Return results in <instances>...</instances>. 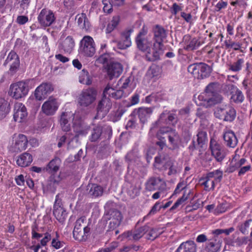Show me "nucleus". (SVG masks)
Wrapping results in <instances>:
<instances>
[{"label":"nucleus","instance_id":"nucleus-1","mask_svg":"<svg viewBox=\"0 0 252 252\" xmlns=\"http://www.w3.org/2000/svg\"><path fill=\"white\" fill-rule=\"evenodd\" d=\"M75 114L71 111L63 112L60 119V124L63 130L68 131L71 129V121L72 127L77 135H85L88 132V127L81 123L80 120L74 119Z\"/></svg>","mask_w":252,"mask_h":252},{"label":"nucleus","instance_id":"nucleus-2","mask_svg":"<svg viewBox=\"0 0 252 252\" xmlns=\"http://www.w3.org/2000/svg\"><path fill=\"white\" fill-rule=\"evenodd\" d=\"M36 85L34 79L20 81L10 85L8 95L15 99H20L25 97L29 91Z\"/></svg>","mask_w":252,"mask_h":252},{"label":"nucleus","instance_id":"nucleus-3","mask_svg":"<svg viewBox=\"0 0 252 252\" xmlns=\"http://www.w3.org/2000/svg\"><path fill=\"white\" fill-rule=\"evenodd\" d=\"M155 42L153 44V53H149L147 58L150 62L154 61L159 59L160 56L163 53L164 46L163 40L166 37V32L161 26L157 25L153 30Z\"/></svg>","mask_w":252,"mask_h":252},{"label":"nucleus","instance_id":"nucleus-4","mask_svg":"<svg viewBox=\"0 0 252 252\" xmlns=\"http://www.w3.org/2000/svg\"><path fill=\"white\" fill-rule=\"evenodd\" d=\"M148 29L144 25L136 38V42L138 49L145 53L146 59L150 61L147 58L149 53H153V48L151 49L152 43L151 38L147 36Z\"/></svg>","mask_w":252,"mask_h":252},{"label":"nucleus","instance_id":"nucleus-5","mask_svg":"<svg viewBox=\"0 0 252 252\" xmlns=\"http://www.w3.org/2000/svg\"><path fill=\"white\" fill-rule=\"evenodd\" d=\"M222 176L223 172L220 169L206 174L205 177L200 180L201 184L204 186V189L208 191L214 190L215 185L220 182Z\"/></svg>","mask_w":252,"mask_h":252},{"label":"nucleus","instance_id":"nucleus-6","mask_svg":"<svg viewBox=\"0 0 252 252\" xmlns=\"http://www.w3.org/2000/svg\"><path fill=\"white\" fill-rule=\"evenodd\" d=\"M158 139L168 138L170 145L174 149L177 147L181 142V139L178 132L175 129L169 127H161L157 134Z\"/></svg>","mask_w":252,"mask_h":252},{"label":"nucleus","instance_id":"nucleus-7","mask_svg":"<svg viewBox=\"0 0 252 252\" xmlns=\"http://www.w3.org/2000/svg\"><path fill=\"white\" fill-rule=\"evenodd\" d=\"M188 70L195 78L198 79L206 78L211 72L210 67L203 63L190 64L189 66Z\"/></svg>","mask_w":252,"mask_h":252},{"label":"nucleus","instance_id":"nucleus-8","mask_svg":"<svg viewBox=\"0 0 252 252\" xmlns=\"http://www.w3.org/2000/svg\"><path fill=\"white\" fill-rule=\"evenodd\" d=\"M79 53L88 57H92L94 55L95 45L91 36L86 35L81 39L80 42Z\"/></svg>","mask_w":252,"mask_h":252},{"label":"nucleus","instance_id":"nucleus-9","mask_svg":"<svg viewBox=\"0 0 252 252\" xmlns=\"http://www.w3.org/2000/svg\"><path fill=\"white\" fill-rule=\"evenodd\" d=\"M97 91L94 88L83 90L79 95L78 102L82 107H88L96 100Z\"/></svg>","mask_w":252,"mask_h":252},{"label":"nucleus","instance_id":"nucleus-10","mask_svg":"<svg viewBox=\"0 0 252 252\" xmlns=\"http://www.w3.org/2000/svg\"><path fill=\"white\" fill-rule=\"evenodd\" d=\"M28 143V140L26 135L22 134H14L9 150L12 153L21 152L27 149Z\"/></svg>","mask_w":252,"mask_h":252},{"label":"nucleus","instance_id":"nucleus-11","mask_svg":"<svg viewBox=\"0 0 252 252\" xmlns=\"http://www.w3.org/2000/svg\"><path fill=\"white\" fill-rule=\"evenodd\" d=\"M177 123V117L175 114L167 111L163 112L160 115L158 120L153 125L151 130H154L156 126L164 127V125H174Z\"/></svg>","mask_w":252,"mask_h":252},{"label":"nucleus","instance_id":"nucleus-12","mask_svg":"<svg viewBox=\"0 0 252 252\" xmlns=\"http://www.w3.org/2000/svg\"><path fill=\"white\" fill-rule=\"evenodd\" d=\"M37 20L41 26L47 27L50 26L55 21L56 17L52 11L44 8L39 13Z\"/></svg>","mask_w":252,"mask_h":252},{"label":"nucleus","instance_id":"nucleus-13","mask_svg":"<svg viewBox=\"0 0 252 252\" xmlns=\"http://www.w3.org/2000/svg\"><path fill=\"white\" fill-rule=\"evenodd\" d=\"M133 32L132 29H127L121 33V38L119 41L112 40L113 42L117 43L118 48L122 50L126 49L131 45L130 35Z\"/></svg>","mask_w":252,"mask_h":252},{"label":"nucleus","instance_id":"nucleus-14","mask_svg":"<svg viewBox=\"0 0 252 252\" xmlns=\"http://www.w3.org/2000/svg\"><path fill=\"white\" fill-rule=\"evenodd\" d=\"M54 90L51 84L44 83L38 86L34 92V95L37 100H41L46 97Z\"/></svg>","mask_w":252,"mask_h":252},{"label":"nucleus","instance_id":"nucleus-15","mask_svg":"<svg viewBox=\"0 0 252 252\" xmlns=\"http://www.w3.org/2000/svg\"><path fill=\"white\" fill-rule=\"evenodd\" d=\"M59 106V104L57 100L50 97L43 103L41 110L46 115H53L58 110Z\"/></svg>","mask_w":252,"mask_h":252},{"label":"nucleus","instance_id":"nucleus-16","mask_svg":"<svg viewBox=\"0 0 252 252\" xmlns=\"http://www.w3.org/2000/svg\"><path fill=\"white\" fill-rule=\"evenodd\" d=\"M58 198L59 195H57L53 206V214L57 220L63 222L67 216V213L63 206L61 200Z\"/></svg>","mask_w":252,"mask_h":252},{"label":"nucleus","instance_id":"nucleus-17","mask_svg":"<svg viewBox=\"0 0 252 252\" xmlns=\"http://www.w3.org/2000/svg\"><path fill=\"white\" fill-rule=\"evenodd\" d=\"M112 102L108 97H103L98 102L97 107V115L95 118H102L109 112L111 108Z\"/></svg>","mask_w":252,"mask_h":252},{"label":"nucleus","instance_id":"nucleus-18","mask_svg":"<svg viewBox=\"0 0 252 252\" xmlns=\"http://www.w3.org/2000/svg\"><path fill=\"white\" fill-rule=\"evenodd\" d=\"M28 115L26 107L21 102L15 104L13 118L15 122L22 123L24 121Z\"/></svg>","mask_w":252,"mask_h":252},{"label":"nucleus","instance_id":"nucleus-19","mask_svg":"<svg viewBox=\"0 0 252 252\" xmlns=\"http://www.w3.org/2000/svg\"><path fill=\"white\" fill-rule=\"evenodd\" d=\"M166 187L165 182L160 178H151L146 183V189L149 191L163 190Z\"/></svg>","mask_w":252,"mask_h":252},{"label":"nucleus","instance_id":"nucleus-20","mask_svg":"<svg viewBox=\"0 0 252 252\" xmlns=\"http://www.w3.org/2000/svg\"><path fill=\"white\" fill-rule=\"evenodd\" d=\"M210 149L212 155L214 157L217 161H221L225 157V154L222 150L221 147L215 140L211 139L210 142Z\"/></svg>","mask_w":252,"mask_h":252},{"label":"nucleus","instance_id":"nucleus-21","mask_svg":"<svg viewBox=\"0 0 252 252\" xmlns=\"http://www.w3.org/2000/svg\"><path fill=\"white\" fill-rule=\"evenodd\" d=\"M123 65L119 63L113 62L107 66V74L110 79L117 78L122 73Z\"/></svg>","mask_w":252,"mask_h":252},{"label":"nucleus","instance_id":"nucleus-22","mask_svg":"<svg viewBox=\"0 0 252 252\" xmlns=\"http://www.w3.org/2000/svg\"><path fill=\"white\" fill-rule=\"evenodd\" d=\"M149 230V226L145 225L133 231H128L124 232L121 236L123 238H131L134 240H138L141 238Z\"/></svg>","mask_w":252,"mask_h":252},{"label":"nucleus","instance_id":"nucleus-23","mask_svg":"<svg viewBox=\"0 0 252 252\" xmlns=\"http://www.w3.org/2000/svg\"><path fill=\"white\" fill-rule=\"evenodd\" d=\"M247 162L245 158H240L239 155L235 154L232 158L229 166L227 168L226 171L229 173H232Z\"/></svg>","mask_w":252,"mask_h":252},{"label":"nucleus","instance_id":"nucleus-24","mask_svg":"<svg viewBox=\"0 0 252 252\" xmlns=\"http://www.w3.org/2000/svg\"><path fill=\"white\" fill-rule=\"evenodd\" d=\"M223 137L225 144L230 148H234L238 143V139L234 133L231 130H226L224 131Z\"/></svg>","mask_w":252,"mask_h":252},{"label":"nucleus","instance_id":"nucleus-25","mask_svg":"<svg viewBox=\"0 0 252 252\" xmlns=\"http://www.w3.org/2000/svg\"><path fill=\"white\" fill-rule=\"evenodd\" d=\"M119 83L121 85V89H128L130 92H132L136 86V82L132 76L128 77H122L119 80Z\"/></svg>","mask_w":252,"mask_h":252},{"label":"nucleus","instance_id":"nucleus-26","mask_svg":"<svg viewBox=\"0 0 252 252\" xmlns=\"http://www.w3.org/2000/svg\"><path fill=\"white\" fill-rule=\"evenodd\" d=\"M75 19L80 29L85 31H87L90 29L91 24L86 14L82 13L77 14L76 16Z\"/></svg>","mask_w":252,"mask_h":252},{"label":"nucleus","instance_id":"nucleus-27","mask_svg":"<svg viewBox=\"0 0 252 252\" xmlns=\"http://www.w3.org/2000/svg\"><path fill=\"white\" fill-rule=\"evenodd\" d=\"M134 112L137 115L140 122L144 124L150 118L153 113V109L151 108L140 107L135 109Z\"/></svg>","mask_w":252,"mask_h":252},{"label":"nucleus","instance_id":"nucleus-28","mask_svg":"<svg viewBox=\"0 0 252 252\" xmlns=\"http://www.w3.org/2000/svg\"><path fill=\"white\" fill-rule=\"evenodd\" d=\"M184 48L188 51H192L196 49L200 44L196 38H191L189 35H186L184 37Z\"/></svg>","mask_w":252,"mask_h":252},{"label":"nucleus","instance_id":"nucleus-29","mask_svg":"<svg viewBox=\"0 0 252 252\" xmlns=\"http://www.w3.org/2000/svg\"><path fill=\"white\" fill-rule=\"evenodd\" d=\"M91 228L90 227H85L84 229L73 230V238L79 241H85L90 234Z\"/></svg>","mask_w":252,"mask_h":252},{"label":"nucleus","instance_id":"nucleus-30","mask_svg":"<svg viewBox=\"0 0 252 252\" xmlns=\"http://www.w3.org/2000/svg\"><path fill=\"white\" fill-rule=\"evenodd\" d=\"M32 160V156L30 153L25 152L17 157L16 163L19 166L25 167L28 166Z\"/></svg>","mask_w":252,"mask_h":252},{"label":"nucleus","instance_id":"nucleus-31","mask_svg":"<svg viewBox=\"0 0 252 252\" xmlns=\"http://www.w3.org/2000/svg\"><path fill=\"white\" fill-rule=\"evenodd\" d=\"M75 46V42L70 36H67L60 43V47L65 53H70Z\"/></svg>","mask_w":252,"mask_h":252},{"label":"nucleus","instance_id":"nucleus-32","mask_svg":"<svg viewBox=\"0 0 252 252\" xmlns=\"http://www.w3.org/2000/svg\"><path fill=\"white\" fill-rule=\"evenodd\" d=\"M109 220L110 228H115L118 227L122 220V215L121 212L117 210L112 212L110 215Z\"/></svg>","mask_w":252,"mask_h":252},{"label":"nucleus","instance_id":"nucleus-33","mask_svg":"<svg viewBox=\"0 0 252 252\" xmlns=\"http://www.w3.org/2000/svg\"><path fill=\"white\" fill-rule=\"evenodd\" d=\"M123 94V92L122 90L116 91L109 85L106 86L103 91V97H107L108 95L115 99H119L122 97Z\"/></svg>","mask_w":252,"mask_h":252},{"label":"nucleus","instance_id":"nucleus-34","mask_svg":"<svg viewBox=\"0 0 252 252\" xmlns=\"http://www.w3.org/2000/svg\"><path fill=\"white\" fill-rule=\"evenodd\" d=\"M165 166L169 169L168 175L170 176L176 175L181 170V167L178 165V163L172 159H170L166 162Z\"/></svg>","mask_w":252,"mask_h":252},{"label":"nucleus","instance_id":"nucleus-35","mask_svg":"<svg viewBox=\"0 0 252 252\" xmlns=\"http://www.w3.org/2000/svg\"><path fill=\"white\" fill-rule=\"evenodd\" d=\"M195 101L198 105H202L206 107L210 106V95L205 91L199 94Z\"/></svg>","mask_w":252,"mask_h":252},{"label":"nucleus","instance_id":"nucleus-36","mask_svg":"<svg viewBox=\"0 0 252 252\" xmlns=\"http://www.w3.org/2000/svg\"><path fill=\"white\" fill-rule=\"evenodd\" d=\"M184 250L183 252H196V246L193 241H187L182 243L178 250Z\"/></svg>","mask_w":252,"mask_h":252},{"label":"nucleus","instance_id":"nucleus-37","mask_svg":"<svg viewBox=\"0 0 252 252\" xmlns=\"http://www.w3.org/2000/svg\"><path fill=\"white\" fill-rule=\"evenodd\" d=\"M61 162V160L59 158L53 159L47 165L46 171L51 173L57 172L59 169Z\"/></svg>","mask_w":252,"mask_h":252},{"label":"nucleus","instance_id":"nucleus-38","mask_svg":"<svg viewBox=\"0 0 252 252\" xmlns=\"http://www.w3.org/2000/svg\"><path fill=\"white\" fill-rule=\"evenodd\" d=\"M120 20V18L119 16H114L107 25L105 29V33L108 34L112 32L118 26Z\"/></svg>","mask_w":252,"mask_h":252},{"label":"nucleus","instance_id":"nucleus-39","mask_svg":"<svg viewBox=\"0 0 252 252\" xmlns=\"http://www.w3.org/2000/svg\"><path fill=\"white\" fill-rule=\"evenodd\" d=\"M161 73L160 68L156 65L151 66L148 70L146 76L150 79H157Z\"/></svg>","mask_w":252,"mask_h":252},{"label":"nucleus","instance_id":"nucleus-40","mask_svg":"<svg viewBox=\"0 0 252 252\" xmlns=\"http://www.w3.org/2000/svg\"><path fill=\"white\" fill-rule=\"evenodd\" d=\"M79 81L80 83L87 85H89L92 83V78L87 70L83 69L80 72Z\"/></svg>","mask_w":252,"mask_h":252},{"label":"nucleus","instance_id":"nucleus-41","mask_svg":"<svg viewBox=\"0 0 252 252\" xmlns=\"http://www.w3.org/2000/svg\"><path fill=\"white\" fill-rule=\"evenodd\" d=\"M224 121L227 122L233 121L236 117L235 110L230 106H226V112L224 114Z\"/></svg>","mask_w":252,"mask_h":252},{"label":"nucleus","instance_id":"nucleus-42","mask_svg":"<svg viewBox=\"0 0 252 252\" xmlns=\"http://www.w3.org/2000/svg\"><path fill=\"white\" fill-rule=\"evenodd\" d=\"M219 89V84L217 82H213L209 84L206 87L205 91L210 96L211 94L218 93Z\"/></svg>","mask_w":252,"mask_h":252},{"label":"nucleus","instance_id":"nucleus-43","mask_svg":"<svg viewBox=\"0 0 252 252\" xmlns=\"http://www.w3.org/2000/svg\"><path fill=\"white\" fill-rule=\"evenodd\" d=\"M9 111V104L3 98H0V116L2 117Z\"/></svg>","mask_w":252,"mask_h":252},{"label":"nucleus","instance_id":"nucleus-44","mask_svg":"<svg viewBox=\"0 0 252 252\" xmlns=\"http://www.w3.org/2000/svg\"><path fill=\"white\" fill-rule=\"evenodd\" d=\"M231 99L235 103H241L244 101V96L240 90L237 89L232 93Z\"/></svg>","mask_w":252,"mask_h":252},{"label":"nucleus","instance_id":"nucleus-45","mask_svg":"<svg viewBox=\"0 0 252 252\" xmlns=\"http://www.w3.org/2000/svg\"><path fill=\"white\" fill-rule=\"evenodd\" d=\"M84 226L85 227H89L87 222L86 218L84 217H82L76 220L73 230L84 229Z\"/></svg>","mask_w":252,"mask_h":252},{"label":"nucleus","instance_id":"nucleus-46","mask_svg":"<svg viewBox=\"0 0 252 252\" xmlns=\"http://www.w3.org/2000/svg\"><path fill=\"white\" fill-rule=\"evenodd\" d=\"M189 192L187 193L184 191V193L181 197L179 198L174 205L170 208V210H173L177 208L180 205H182L185 203L186 201L188 199Z\"/></svg>","mask_w":252,"mask_h":252},{"label":"nucleus","instance_id":"nucleus-47","mask_svg":"<svg viewBox=\"0 0 252 252\" xmlns=\"http://www.w3.org/2000/svg\"><path fill=\"white\" fill-rule=\"evenodd\" d=\"M244 63L243 59H239L236 62L228 65L229 69L234 72L239 71L241 69Z\"/></svg>","mask_w":252,"mask_h":252},{"label":"nucleus","instance_id":"nucleus-48","mask_svg":"<svg viewBox=\"0 0 252 252\" xmlns=\"http://www.w3.org/2000/svg\"><path fill=\"white\" fill-rule=\"evenodd\" d=\"M90 194L94 197H97L102 194L103 189L100 186L93 184L89 191Z\"/></svg>","mask_w":252,"mask_h":252},{"label":"nucleus","instance_id":"nucleus-49","mask_svg":"<svg viewBox=\"0 0 252 252\" xmlns=\"http://www.w3.org/2000/svg\"><path fill=\"white\" fill-rule=\"evenodd\" d=\"M59 235L57 232H56V237L53 238L51 242L52 247L57 250L63 247L64 245V243L63 241L59 240Z\"/></svg>","mask_w":252,"mask_h":252},{"label":"nucleus","instance_id":"nucleus-50","mask_svg":"<svg viewBox=\"0 0 252 252\" xmlns=\"http://www.w3.org/2000/svg\"><path fill=\"white\" fill-rule=\"evenodd\" d=\"M181 17L190 25H192L196 19L195 16H193L190 13H187L185 12H181Z\"/></svg>","mask_w":252,"mask_h":252},{"label":"nucleus","instance_id":"nucleus-51","mask_svg":"<svg viewBox=\"0 0 252 252\" xmlns=\"http://www.w3.org/2000/svg\"><path fill=\"white\" fill-rule=\"evenodd\" d=\"M222 99V96L218 93L211 94L210 96V106L220 103Z\"/></svg>","mask_w":252,"mask_h":252},{"label":"nucleus","instance_id":"nucleus-52","mask_svg":"<svg viewBox=\"0 0 252 252\" xmlns=\"http://www.w3.org/2000/svg\"><path fill=\"white\" fill-rule=\"evenodd\" d=\"M197 144L202 147L205 142L207 141V133L205 131H200L197 135Z\"/></svg>","mask_w":252,"mask_h":252},{"label":"nucleus","instance_id":"nucleus-53","mask_svg":"<svg viewBox=\"0 0 252 252\" xmlns=\"http://www.w3.org/2000/svg\"><path fill=\"white\" fill-rule=\"evenodd\" d=\"M187 187V182L184 180H181L177 184L176 188L174 191L173 195L179 194L181 191L184 190L186 192V189Z\"/></svg>","mask_w":252,"mask_h":252},{"label":"nucleus","instance_id":"nucleus-54","mask_svg":"<svg viewBox=\"0 0 252 252\" xmlns=\"http://www.w3.org/2000/svg\"><path fill=\"white\" fill-rule=\"evenodd\" d=\"M226 112V106L225 107H218L216 108L214 114L216 118L224 121V114Z\"/></svg>","mask_w":252,"mask_h":252},{"label":"nucleus","instance_id":"nucleus-55","mask_svg":"<svg viewBox=\"0 0 252 252\" xmlns=\"http://www.w3.org/2000/svg\"><path fill=\"white\" fill-rule=\"evenodd\" d=\"M220 248V244L218 242H210L207 246V249L209 252H216Z\"/></svg>","mask_w":252,"mask_h":252},{"label":"nucleus","instance_id":"nucleus-56","mask_svg":"<svg viewBox=\"0 0 252 252\" xmlns=\"http://www.w3.org/2000/svg\"><path fill=\"white\" fill-rule=\"evenodd\" d=\"M17 61H19L18 55L14 51H11L8 54L5 60V63L7 64Z\"/></svg>","mask_w":252,"mask_h":252},{"label":"nucleus","instance_id":"nucleus-57","mask_svg":"<svg viewBox=\"0 0 252 252\" xmlns=\"http://www.w3.org/2000/svg\"><path fill=\"white\" fill-rule=\"evenodd\" d=\"M101 134V129L99 126H96L94 128L93 132L92 133L91 140L92 141H96Z\"/></svg>","mask_w":252,"mask_h":252},{"label":"nucleus","instance_id":"nucleus-58","mask_svg":"<svg viewBox=\"0 0 252 252\" xmlns=\"http://www.w3.org/2000/svg\"><path fill=\"white\" fill-rule=\"evenodd\" d=\"M160 234V232L156 228L151 229L147 234V239L154 240Z\"/></svg>","mask_w":252,"mask_h":252},{"label":"nucleus","instance_id":"nucleus-59","mask_svg":"<svg viewBox=\"0 0 252 252\" xmlns=\"http://www.w3.org/2000/svg\"><path fill=\"white\" fill-rule=\"evenodd\" d=\"M108 60L109 56L107 54H103L96 59L95 64L96 65H99L100 64H103L106 63Z\"/></svg>","mask_w":252,"mask_h":252},{"label":"nucleus","instance_id":"nucleus-60","mask_svg":"<svg viewBox=\"0 0 252 252\" xmlns=\"http://www.w3.org/2000/svg\"><path fill=\"white\" fill-rule=\"evenodd\" d=\"M251 222V220H247L239 226V230L243 234H246L248 233V229L250 227V224Z\"/></svg>","mask_w":252,"mask_h":252},{"label":"nucleus","instance_id":"nucleus-61","mask_svg":"<svg viewBox=\"0 0 252 252\" xmlns=\"http://www.w3.org/2000/svg\"><path fill=\"white\" fill-rule=\"evenodd\" d=\"M227 209L226 203H221L219 204L215 210V213L217 215L225 212Z\"/></svg>","mask_w":252,"mask_h":252},{"label":"nucleus","instance_id":"nucleus-62","mask_svg":"<svg viewBox=\"0 0 252 252\" xmlns=\"http://www.w3.org/2000/svg\"><path fill=\"white\" fill-rule=\"evenodd\" d=\"M102 3L104 5L103 11L107 13H110L112 11V6L113 5L111 2H109L107 0H103Z\"/></svg>","mask_w":252,"mask_h":252},{"label":"nucleus","instance_id":"nucleus-63","mask_svg":"<svg viewBox=\"0 0 252 252\" xmlns=\"http://www.w3.org/2000/svg\"><path fill=\"white\" fill-rule=\"evenodd\" d=\"M9 63L10 64L9 71L12 74L15 73L19 68L20 65V61L12 62V63Z\"/></svg>","mask_w":252,"mask_h":252},{"label":"nucleus","instance_id":"nucleus-64","mask_svg":"<svg viewBox=\"0 0 252 252\" xmlns=\"http://www.w3.org/2000/svg\"><path fill=\"white\" fill-rule=\"evenodd\" d=\"M182 7L177 3H174L171 9L172 14L174 15H176L179 12L182 11Z\"/></svg>","mask_w":252,"mask_h":252}]
</instances>
